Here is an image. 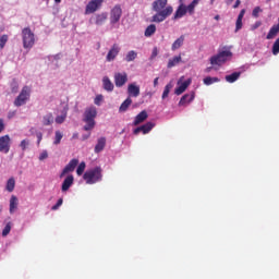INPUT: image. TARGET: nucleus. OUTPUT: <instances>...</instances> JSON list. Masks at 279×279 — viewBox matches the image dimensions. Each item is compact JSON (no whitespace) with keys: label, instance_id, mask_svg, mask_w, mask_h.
Listing matches in <instances>:
<instances>
[{"label":"nucleus","instance_id":"obj_15","mask_svg":"<svg viewBox=\"0 0 279 279\" xmlns=\"http://www.w3.org/2000/svg\"><path fill=\"white\" fill-rule=\"evenodd\" d=\"M73 182H75V178L73 177V174L68 175L61 185V191L63 193H66V191H69L73 186Z\"/></svg>","mask_w":279,"mask_h":279},{"label":"nucleus","instance_id":"obj_25","mask_svg":"<svg viewBox=\"0 0 279 279\" xmlns=\"http://www.w3.org/2000/svg\"><path fill=\"white\" fill-rule=\"evenodd\" d=\"M182 45H184V35H181L178 39L174 40V43L171 46V50L178 51V49H180Z\"/></svg>","mask_w":279,"mask_h":279},{"label":"nucleus","instance_id":"obj_53","mask_svg":"<svg viewBox=\"0 0 279 279\" xmlns=\"http://www.w3.org/2000/svg\"><path fill=\"white\" fill-rule=\"evenodd\" d=\"M156 56H158V50L155 48L151 53V58H156Z\"/></svg>","mask_w":279,"mask_h":279},{"label":"nucleus","instance_id":"obj_13","mask_svg":"<svg viewBox=\"0 0 279 279\" xmlns=\"http://www.w3.org/2000/svg\"><path fill=\"white\" fill-rule=\"evenodd\" d=\"M155 125L156 124L154 122H147L146 124H143L142 126L134 129L133 133L135 135L141 134V132H143V134H149V132L154 130Z\"/></svg>","mask_w":279,"mask_h":279},{"label":"nucleus","instance_id":"obj_23","mask_svg":"<svg viewBox=\"0 0 279 279\" xmlns=\"http://www.w3.org/2000/svg\"><path fill=\"white\" fill-rule=\"evenodd\" d=\"M278 33H279V26H278V24H276L269 29V32L266 36L267 40H271V39L276 38V36H278Z\"/></svg>","mask_w":279,"mask_h":279},{"label":"nucleus","instance_id":"obj_20","mask_svg":"<svg viewBox=\"0 0 279 279\" xmlns=\"http://www.w3.org/2000/svg\"><path fill=\"white\" fill-rule=\"evenodd\" d=\"M147 117H148L147 111L143 110L135 117L133 121V125H141L143 121H146Z\"/></svg>","mask_w":279,"mask_h":279},{"label":"nucleus","instance_id":"obj_50","mask_svg":"<svg viewBox=\"0 0 279 279\" xmlns=\"http://www.w3.org/2000/svg\"><path fill=\"white\" fill-rule=\"evenodd\" d=\"M245 16V9H242L238 15V19H243Z\"/></svg>","mask_w":279,"mask_h":279},{"label":"nucleus","instance_id":"obj_7","mask_svg":"<svg viewBox=\"0 0 279 279\" xmlns=\"http://www.w3.org/2000/svg\"><path fill=\"white\" fill-rule=\"evenodd\" d=\"M123 15V9H121V4H116L110 11V23L111 25H116L121 21V16Z\"/></svg>","mask_w":279,"mask_h":279},{"label":"nucleus","instance_id":"obj_12","mask_svg":"<svg viewBox=\"0 0 279 279\" xmlns=\"http://www.w3.org/2000/svg\"><path fill=\"white\" fill-rule=\"evenodd\" d=\"M77 165H80V160L71 159L70 162L62 170L60 178H64V175H66V173H73V171H75V167H77Z\"/></svg>","mask_w":279,"mask_h":279},{"label":"nucleus","instance_id":"obj_8","mask_svg":"<svg viewBox=\"0 0 279 279\" xmlns=\"http://www.w3.org/2000/svg\"><path fill=\"white\" fill-rule=\"evenodd\" d=\"M102 3L104 0H90L85 8V14H95Z\"/></svg>","mask_w":279,"mask_h":279},{"label":"nucleus","instance_id":"obj_5","mask_svg":"<svg viewBox=\"0 0 279 279\" xmlns=\"http://www.w3.org/2000/svg\"><path fill=\"white\" fill-rule=\"evenodd\" d=\"M22 40L24 49H32L36 43V37L32 28L25 27L22 29Z\"/></svg>","mask_w":279,"mask_h":279},{"label":"nucleus","instance_id":"obj_19","mask_svg":"<svg viewBox=\"0 0 279 279\" xmlns=\"http://www.w3.org/2000/svg\"><path fill=\"white\" fill-rule=\"evenodd\" d=\"M102 86L107 93H112V90H114V84H112V81H110L108 76H104Z\"/></svg>","mask_w":279,"mask_h":279},{"label":"nucleus","instance_id":"obj_48","mask_svg":"<svg viewBox=\"0 0 279 279\" xmlns=\"http://www.w3.org/2000/svg\"><path fill=\"white\" fill-rule=\"evenodd\" d=\"M43 141V134L40 132L37 133V145H40V142Z\"/></svg>","mask_w":279,"mask_h":279},{"label":"nucleus","instance_id":"obj_21","mask_svg":"<svg viewBox=\"0 0 279 279\" xmlns=\"http://www.w3.org/2000/svg\"><path fill=\"white\" fill-rule=\"evenodd\" d=\"M182 62V54L175 56L172 59H169L167 69H173V66H178Z\"/></svg>","mask_w":279,"mask_h":279},{"label":"nucleus","instance_id":"obj_41","mask_svg":"<svg viewBox=\"0 0 279 279\" xmlns=\"http://www.w3.org/2000/svg\"><path fill=\"white\" fill-rule=\"evenodd\" d=\"M63 121H66V111L63 112L62 116H58V117L56 118V123H58L59 125H61V123H62Z\"/></svg>","mask_w":279,"mask_h":279},{"label":"nucleus","instance_id":"obj_43","mask_svg":"<svg viewBox=\"0 0 279 279\" xmlns=\"http://www.w3.org/2000/svg\"><path fill=\"white\" fill-rule=\"evenodd\" d=\"M11 90L12 93H19V83L15 80L11 84Z\"/></svg>","mask_w":279,"mask_h":279},{"label":"nucleus","instance_id":"obj_47","mask_svg":"<svg viewBox=\"0 0 279 279\" xmlns=\"http://www.w3.org/2000/svg\"><path fill=\"white\" fill-rule=\"evenodd\" d=\"M5 130V123L3 122V119H0V134Z\"/></svg>","mask_w":279,"mask_h":279},{"label":"nucleus","instance_id":"obj_28","mask_svg":"<svg viewBox=\"0 0 279 279\" xmlns=\"http://www.w3.org/2000/svg\"><path fill=\"white\" fill-rule=\"evenodd\" d=\"M132 106V98L128 97L120 106L119 112H128V108Z\"/></svg>","mask_w":279,"mask_h":279},{"label":"nucleus","instance_id":"obj_29","mask_svg":"<svg viewBox=\"0 0 279 279\" xmlns=\"http://www.w3.org/2000/svg\"><path fill=\"white\" fill-rule=\"evenodd\" d=\"M156 34V25L150 24L146 27L144 35L146 38H150V36H154Z\"/></svg>","mask_w":279,"mask_h":279},{"label":"nucleus","instance_id":"obj_10","mask_svg":"<svg viewBox=\"0 0 279 279\" xmlns=\"http://www.w3.org/2000/svg\"><path fill=\"white\" fill-rule=\"evenodd\" d=\"M10 135H3L0 137V153L1 154H10Z\"/></svg>","mask_w":279,"mask_h":279},{"label":"nucleus","instance_id":"obj_55","mask_svg":"<svg viewBox=\"0 0 279 279\" xmlns=\"http://www.w3.org/2000/svg\"><path fill=\"white\" fill-rule=\"evenodd\" d=\"M158 77H156L155 80H154V87L156 88V86H158Z\"/></svg>","mask_w":279,"mask_h":279},{"label":"nucleus","instance_id":"obj_2","mask_svg":"<svg viewBox=\"0 0 279 279\" xmlns=\"http://www.w3.org/2000/svg\"><path fill=\"white\" fill-rule=\"evenodd\" d=\"M232 46H223L218 49V53L210 57L209 62L213 66H221L232 60Z\"/></svg>","mask_w":279,"mask_h":279},{"label":"nucleus","instance_id":"obj_3","mask_svg":"<svg viewBox=\"0 0 279 279\" xmlns=\"http://www.w3.org/2000/svg\"><path fill=\"white\" fill-rule=\"evenodd\" d=\"M95 119H97V108H86L83 114V122L86 123V125L83 126V130L85 132H90L92 130H95Z\"/></svg>","mask_w":279,"mask_h":279},{"label":"nucleus","instance_id":"obj_57","mask_svg":"<svg viewBox=\"0 0 279 279\" xmlns=\"http://www.w3.org/2000/svg\"><path fill=\"white\" fill-rule=\"evenodd\" d=\"M62 0H54V3H61Z\"/></svg>","mask_w":279,"mask_h":279},{"label":"nucleus","instance_id":"obj_17","mask_svg":"<svg viewBox=\"0 0 279 279\" xmlns=\"http://www.w3.org/2000/svg\"><path fill=\"white\" fill-rule=\"evenodd\" d=\"M195 99V92H191L190 94H185L181 97L179 101V106H186V104H191Z\"/></svg>","mask_w":279,"mask_h":279},{"label":"nucleus","instance_id":"obj_11","mask_svg":"<svg viewBox=\"0 0 279 279\" xmlns=\"http://www.w3.org/2000/svg\"><path fill=\"white\" fill-rule=\"evenodd\" d=\"M120 51H121V47H119L118 44H113L107 53V57H106L107 62H113V60L117 59V56H119Z\"/></svg>","mask_w":279,"mask_h":279},{"label":"nucleus","instance_id":"obj_42","mask_svg":"<svg viewBox=\"0 0 279 279\" xmlns=\"http://www.w3.org/2000/svg\"><path fill=\"white\" fill-rule=\"evenodd\" d=\"M260 12H263V9H260V7H255L252 12V16H254V19H258V14H260Z\"/></svg>","mask_w":279,"mask_h":279},{"label":"nucleus","instance_id":"obj_14","mask_svg":"<svg viewBox=\"0 0 279 279\" xmlns=\"http://www.w3.org/2000/svg\"><path fill=\"white\" fill-rule=\"evenodd\" d=\"M128 95L129 97H138L141 95V86L136 85V83H131L128 86Z\"/></svg>","mask_w":279,"mask_h":279},{"label":"nucleus","instance_id":"obj_27","mask_svg":"<svg viewBox=\"0 0 279 279\" xmlns=\"http://www.w3.org/2000/svg\"><path fill=\"white\" fill-rule=\"evenodd\" d=\"M108 21V13H100L95 16V23L97 25H102Z\"/></svg>","mask_w":279,"mask_h":279},{"label":"nucleus","instance_id":"obj_34","mask_svg":"<svg viewBox=\"0 0 279 279\" xmlns=\"http://www.w3.org/2000/svg\"><path fill=\"white\" fill-rule=\"evenodd\" d=\"M43 123H44V125H51V123H53V114L48 113V114L44 116Z\"/></svg>","mask_w":279,"mask_h":279},{"label":"nucleus","instance_id":"obj_38","mask_svg":"<svg viewBox=\"0 0 279 279\" xmlns=\"http://www.w3.org/2000/svg\"><path fill=\"white\" fill-rule=\"evenodd\" d=\"M8 35H2L0 37V49H3L5 47V45L8 44Z\"/></svg>","mask_w":279,"mask_h":279},{"label":"nucleus","instance_id":"obj_52","mask_svg":"<svg viewBox=\"0 0 279 279\" xmlns=\"http://www.w3.org/2000/svg\"><path fill=\"white\" fill-rule=\"evenodd\" d=\"M239 5H241V0H236L233 8L236 9V8H239Z\"/></svg>","mask_w":279,"mask_h":279},{"label":"nucleus","instance_id":"obj_16","mask_svg":"<svg viewBox=\"0 0 279 279\" xmlns=\"http://www.w3.org/2000/svg\"><path fill=\"white\" fill-rule=\"evenodd\" d=\"M186 12V5H184V2H180V5L173 15V20L178 21V19H182V16H185Z\"/></svg>","mask_w":279,"mask_h":279},{"label":"nucleus","instance_id":"obj_45","mask_svg":"<svg viewBox=\"0 0 279 279\" xmlns=\"http://www.w3.org/2000/svg\"><path fill=\"white\" fill-rule=\"evenodd\" d=\"M63 202L64 201L62 198H59L57 204L51 207V210H58V208H60V206H62Z\"/></svg>","mask_w":279,"mask_h":279},{"label":"nucleus","instance_id":"obj_31","mask_svg":"<svg viewBox=\"0 0 279 279\" xmlns=\"http://www.w3.org/2000/svg\"><path fill=\"white\" fill-rule=\"evenodd\" d=\"M199 4V0H193L187 7H185L189 14H195V7Z\"/></svg>","mask_w":279,"mask_h":279},{"label":"nucleus","instance_id":"obj_32","mask_svg":"<svg viewBox=\"0 0 279 279\" xmlns=\"http://www.w3.org/2000/svg\"><path fill=\"white\" fill-rule=\"evenodd\" d=\"M217 82H219V77L207 76L203 80L205 86H210L213 84H216Z\"/></svg>","mask_w":279,"mask_h":279},{"label":"nucleus","instance_id":"obj_39","mask_svg":"<svg viewBox=\"0 0 279 279\" xmlns=\"http://www.w3.org/2000/svg\"><path fill=\"white\" fill-rule=\"evenodd\" d=\"M12 230V226L10 223H7L5 227L2 230V236H8Z\"/></svg>","mask_w":279,"mask_h":279},{"label":"nucleus","instance_id":"obj_22","mask_svg":"<svg viewBox=\"0 0 279 279\" xmlns=\"http://www.w3.org/2000/svg\"><path fill=\"white\" fill-rule=\"evenodd\" d=\"M189 86H191V78L183 82L179 87L175 88V95H182V93H184Z\"/></svg>","mask_w":279,"mask_h":279},{"label":"nucleus","instance_id":"obj_4","mask_svg":"<svg viewBox=\"0 0 279 279\" xmlns=\"http://www.w3.org/2000/svg\"><path fill=\"white\" fill-rule=\"evenodd\" d=\"M101 167H96L94 169L87 170L83 175L86 184H96V182H101Z\"/></svg>","mask_w":279,"mask_h":279},{"label":"nucleus","instance_id":"obj_54","mask_svg":"<svg viewBox=\"0 0 279 279\" xmlns=\"http://www.w3.org/2000/svg\"><path fill=\"white\" fill-rule=\"evenodd\" d=\"M260 25V22H256L253 26V29H258V26Z\"/></svg>","mask_w":279,"mask_h":279},{"label":"nucleus","instance_id":"obj_26","mask_svg":"<svg viewBox=\"0 0 279 279\" xmlns=\"http://www.w3.org/2000/svg\"><path fill=\"white\" fill-rule=\"evenodd\" d=\"M240 77H241V72H233L232 74L227 75L225 80L229 84H234V82H236V80H239Z\"/></svg>","mask_w":279,"mask_h":279},{"label":"nucleus","instance_id":"obj_46","mask_svg":"<svg viewBox=\"0 0 279 279\" xmlns=\"http://www.w3.org/2000/svg\"><path fill=\"white\" fill-rule=\"evenodd\" d=\"M47 158H49V154L47 153V150H44V151L39 155V160H47Z\"/></svg>","mask_w":279,"mask_h":279},{"label":"nucleus","instance_id":"obj_35","mask_svg":"<svg viewBox=\"0 0 279 279\" xmlns=\"http://www.w3.org/2000/svg\"><path fill=\"white\" fill-rule=\"evenodd\" d=\"M62 137H63L62 132L56 131V133H54V142H53L54 145H60V143L62 141Z\"/></svg>","mask_w":279,"mask_h":279},{"label":"nucleus","instance_id":"obj_36","mask_svg":"<svg viewBox=\"0 0 279 279\" xmlns=\"http://www.w3.org/2000/svg\"><path fill=\"white\" fill-rule=\"evenodd\" d=\"M86 169V162H81L76 169L77 175H83L84 171Z\"/></svg>","mask_w":279,"mask_h":279},{"label":"nucleus","instance_id":"obj_6","mask_svg":"<svg viewBox=\"0 0 279 279\" xmlns=\"http://www.w3.org/2000/svg\"><path fill=\"white\" fill-rule=\"evenodd\" d=\"M32 95V89L29 86H24L20 93V95L14 100V106L16 108H21V106H25L29 100V96Z\"/></svg>","mask_w":279,"mask_h":279},{"label":"nucleus","instance_id":"obj_56","mask_svg":"<svg viewBox=\"0 0 279 279\" xmlns=\"http://www.w3.org/2000/svg\"><path fill=\"white\" fill-rule=\"evenodd\" d=\"M87 138H90V134H88V135H83V141H87Z\"/></svg>","mask_w":279,"mask_h":279},{"label":"nucleus","instance_id":"obj_60","mask_svg":"<svg viewBox=\"0 0 279 279\" xmlns=\"http://www.w3.org/2000/svg\"><path fill=\"white\" fill-rule=\"evenodd\" d=\"M215 0H211V3L214 2Z\"/></svg>","mask_w":279,"mask_h":279},{"label":"nucleus","instance_id":"obj_51","mask_svg":"<svg viewBox=\"0 0 279 279\" xmlns=\"http://www.w3.org/2000/svg\"><path fill=\"white\" fill-rule=\"evenodd\" d=\"M101 99H102L101 96H97V97L95 98L94 104H96V106H99V102L101 101Z\"/></svg>","mask_w":279,"mask_h":279},{"label":"nucleus","instance_id":"obj_44","mask_svg":"<svg viewBox=\"0 0 279 279\" xmlns=\"http://www.w3.org/2000/svg\"><path fill=\"white\" fill-rule=\"evenodd\" d=\"M27 145H29V142L27 140H23L20 144V147L22 148V151H25L27 149Z\"/></svg>","mask_w":279,"mask_h":279},{"label":"nucleus","instance_id":"obj_58","mask_svg":"<svg viewBox=\"0 0 279 279\" xmlns=\"http://www.w3.org/2000/svg\"><path fill=\"white\" fill-rule=\"evenodd\" d=\"M215 21H219V15H216V16H215Z\"/></svg>","mask_w":279,"mask_h":279},{"label":"nucleus","instance_id":"obj_1","mask_svg":"<svg viewBox=\"0 0 279 279\" xmlns=\"http://www.w3.org/2000/svg\"><path fill=\"white\" fill-rule=\"evenodd\" d=\"M167 3H169V0H155L153 2V10L157 13L153 15L151 23H162V21H167L168 16L173 14V7H167Z\"/></svg>","mask_w":279,"mask_h":279},{"label":"nucleus","instance_id":"obj_59","mask_svg":"<svg viewBox=\"0 0 279 279\" xmlns=\"http://www.w3.org/2000/svg\"><path fill=\"white\" fill-rule=\"evenodd\" d=\"M180 3H184V0H179Z\"/></svg>","mask_w":279,"mask_h":279},{"label":"nucleus","instance_id":"obj_24","mask_svg":"<svg viewBox=\"0 0 279 279\" xmlns=\"http://www.w3.org/2000/svg\"><path fill=\"white\" fill-rule=\"evenodd\" d=\"M16 208H19V198L14 195L11 196L10 198V214H14V210H16Z\"/></svg>","mask_w":279,"mask_h":279},{"label":"nucleus","instance_id":"obj_33","mask_svg":"<svg viewBox=\"0 0 279 279\" xmlns=\"http://www.w3.org/2000/svg\"><path fill=\"white\" fill-rule=\"evenodd\" d=\"M137 56H138V53H136V51L131 50L126 53L125 61L126 62H134V60H136Z\"/></svg>","mask_w":279,"mask_h":279},{"label":"nucleus","instance_id":"obj_30","mask_svg":"<svg viewBox=\"0 0 279 279\" xmlns=\"http://www.w3.org/2000/svg\"><path fill=\"white\" fill-rule=\"evenodd\" d=\"M15 186H16V180H14V178H10L7 181L5 190L8 191V193H12Z\"/></svg>","mask_w":279,"mask_h":279},{"label":"nucleus","instance_id":"obj_49","mask_svg":"<svg viewBox=\"0 0 279 279\" xmlns=\"http://www.w3.org/2000/svg\"><path fill=\"white\" fill-rule=\"evenodd\" d=\"M245 16V9H242L238 15V19H243Z\"/></svg>","mask_w":279,"mask_h":279},{"label":"nucleus","instance_id":"obj_18","mask_svg":"<svg viewBox=\"0 0 279 279\" xmlns=\"http://www.w3.org/2000/svg\"><path fill=\"white\" fill-rule=\"evenodd\" d=\"M106 149V137H100L97 140V144L94 148L95 154H101V150Z\"/></svg>","mask_w":279,"mask_h":279},{"label":"nucleus","instance_id":"obj_9","mask_svg":"<svg viewBox=\"0 0 279 279\" xmlns=\"http://www.w3.org/2000/svg\"><path fill=\"white\" fill-rule=\"evenodd\" d=\"M113 77L117 88H121L128 84V73L125 72H118Z\"/></svg>","mask_w":279,"mask_h":279},{"label":"nucleus","instance_id":"obj_40","mask_svg":"<svg viewBox=\"0 0 279 279\" xmlns=\"http://www.w3.org/2000/svg\"><path fill=\"white\" fill-rule=\"evenodd\" d=\"M242 28H243V19L238 17L235 22V32H239Z\"/></svg>","mask_w":279,"mask_h":279},{"label":"nucleus","instance_id":"obj_37","mask_svg":"<svg viewBox=\"0 0 279 279\" xmlns=\"http://www.w3.org/2000/svg\"><path fill=\"white\" fill-rule=\"evenodd\" d=\"M171 92V84L166 85L163 93H162V99H167L169 97V93Z\"/></svg>","mask_w":279,"mask_h":279}]
</instances>
